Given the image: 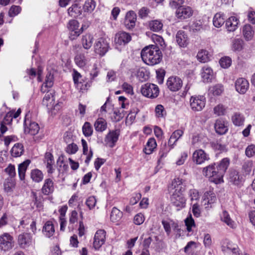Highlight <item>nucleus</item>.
Here are the masks:
<instances>
[{
  "label": "nucleus",
  "instance_id": "5fc2aeb1",
  "mask_svg": "<svg viewBox=\"0 0 255 255\" xmlns=\"http://www.w3.org/2000/svg\"><path fill=\"white\" fill-rule=\"evenodd\" d=\"M97 203V199L95 196H91L89 197L86 200L85 204L89 210H93Z\"/></svg>",
  "mask_w": 255,
  "mask_h": 255
},
{
  "label": "nucleus",
  "instance_id": "f03ea898",
  "mask_svg": "<svg viewBox=\"0 0 255 255\" xmlns=\"http://www.w3.org/2000/svg\"><path fill=\"white\" fill-rule=\"evenodd\" d=\"M143 61L148 65H154L162 60V53L159 48L154 45L145 47L141 51Z\"/></svg>",
  "mask_w": 255,
  "mask_h": 255
},
{
  "label": "nucleus",
  "instance_id": "6ab92c4d",
  "mask_svg": "<svg viewBox=\"0 0 255 255\" xmlns=\"http://www.w3.org/2000/svg\"><path fill=\"white\" fill-rule=\"evenodd\" d=\"M176 41L180 47H186L188 44V37L184 31L179 30L176 34Z\"/></svg>",
  "mask_w": 255,
  "mask_h": 255
},
{
  "label": "nucleus",
  "instance_id": "bb28decb",
  "mask_svg": "<svg viewBox=\"0 0 255 255\" xmlns=\"http://www.w3.org/2000/svg\"><path fill=\"white\" fill-rule=\"evenodd\" d=\"M43 233L44 235L48 238L52 237L55 233V229L52 222L48 221L43 226Z\"/></svg>",
  "mask_w": 255,
  "mask_h": 255
},
{
  "label": "nucleus",
  "instance_id": "72a5a7b5",
  "mask_svg": "<svg viewBox=\"0 0 255 255\" xmlns=\"http://www.w3.org/2000/svg\"><path fill=\"white\" fill-rule=\"evenodd\" d=\"M157 146L156 142L154 138H150L146 143L144 151L145 154H150Z\"/></svg>",
  "mask_w": 255,
  "mask_h": 255
},
{
  "label": "nucleus",
  "instance_id": "e2e57ef3",
  "mask_svg": "<svg viewBox=\"0 0 255 255\" xmlns=\"http://www.w3.org/2000/svg\"><path fill=\"white\" fill-rule=\"evenodd\" d=\"M156 73L158 83L160 84H162L165 74L164 70L162 69H159L156 70Z\"/></svg>",
  "mask_w": 255,
  "mask_h": 255
},
{
  "label": "nucleus",
  "instance_id": "20e7f679",
  "mask_svg": "<svg viewBox=\"0 0 255 255\" xmlns=\"http://www.w3.org/2000/svg\"><path fill=\"white\" fill-rule=\"evenodd\" d=\"M219 170L217 167L215 166V164L209 165L203 168V174L210 178L211 181L218 184L223 182V177L222 176L219 177Z\"/></svg>",
  "mask_w": 255,
  "mask_h": 255
},
{
  "label": "nucleus",
  "instance_id": "cd10ccee",
  "mask_svg": "<svg viewBox=\"0 0 255 255\" xmlns=\"http://www.w3.org/2000/svg\"><path fill=\"white\" fill-rule=\"evenodd\" d=\"M123 217V212L116 207L112 208L110 215V220L113 223L119 222Z\"/></svg>",
  "mask_w": 255,
  "mask_h": 255
},
{
  "label": "nucleus",
  "instance_id": "b1692460",
  "mask_svg": "<svg viewBox=\"0 0 255 255\" xmlns=\"http://www.w3.org/2000/svg\"><path fill=\"white\" fill-rule=\"evenodd\" d=\"M239 23V20L235 16H231L226 22V26L228 31L233 32L235 31Z\"/></svg>",
  "mask_w": 255,
  "mask_h": 255
},
{
  "label": "nucleus",
  "instance_id": "13d9d810",
  "mask_svg": "<svg viewBox=\"0 0 255 255\" xmlns=\"http://www.w3.org/2000/svg\"><path fill=\"white\" fill-rule=\"evenodd\" d=\"M232 63V60L229 57H222L220 60V64L223 68H228Z\"/></svg>",
  "mask_w": 255,
  "mask_h": 255
},
{
  "label": "nucleus",
  "instance_id": "0e129e2a",
  "mask_svg": "<svg viewBox=\"0 0 255 255\" xmlns=\"http://www.w3.org/2000/svg\"><path fill=\"white\" fill-rule=\"evenodd\" d=\"M185 225L187 227V231L190 232L191 231L192 227L195 226L194 221L190 215L189 217H187L185 220Z\"/></svg>",
  "mask_w": 255,
  "mask_h": 255
},
{
  "label": "nucleus",
  "instance_id": "79ce46f5",
  "mask_svg": "<svg viewBox=\"0 0 255 255\" xmlns=\"http://www.w3.org/2000/svg\"><path fill=\"white\" fill-rule=\"evenodd\" d=\"M23 152V147L21 144L16 143L12 147L11 150V153L13 157H19L21 155Z\"/></svg>",
  "mask_w": 255,
  "mask_h": 255
},
{
  "label": "nucleus",
  "instance_id": "9b49d317",
  "mask_svg": "<svg viewBox=\"0 0 255 255\" xmlns=\"http://www.w3.org/2000/svg\"><path fill=\"white\" fill-rule=\"evenodd\" d=\"M109 47V43L103 38H99L94 44L95 52L101 56L106 54Z\"/></svg>",
  "mask_w": 255,
  "mask_h": 255
},
{
  "label": "nucleus",
  "instance_id": "338daca9",
  "mask_svg": "<svg viewBox=\"0 0 255 255\" xmlns=\"http://www.w3.org/2000/svg\"><path fill=\"white\" fill-rule=\"evenodd\" d=\"M46 87L51 88L53 84V76L51 73H48L46 77L45 82L43 83Z\"/></svg>",
  "mask_w": 255,
  "mask_h": 255
},
{
  "label": "nucleus",
  "instance_id": "0eeeda50",
  "mask_svg": "<svg viewBox=\"0 0 255 255\" xmlns=\"http://www.w3.org/2000/svg\"><path fill=\"white\" fill-rule=\"evenodd\" d=\"M205 104L206 98L203 96H194L190 98V107L195 112L202 111L205 107Z\"/></svg>",
  "mask_w": 255,
  "mask_h": 255
},
{
  "label": "nucleus",
  "instance_id": "39448f33",
  "mask_svg": "<svg viewBox=\"0 0 255 255\" xmlns=\"http://www.w3.org/2000/svg\"><path fill=\"white\" fill-rule=\"evenodd\" d=\"M13 237L9 233H5L0 235V251L6 252L12 250L14 247Z\"/></svg>",
  "mask_w": 255,
  "mask_h": 255
},
{
  "label": "nucleus",
  "instance_id": "f8f14e48",
  "mask_svg": "<svg viewBox=\"0 0 255 255\" xmlns=\"http://www.w3.org/2000/svg\"><path fill=\"white\" fill-rule=\"evenodd\" d=\"M229 179L232 184L240 186L243 184L245 180V176L237 170H232L230 172Z\"/></svg>",
  "mask_w": 255,
  "mask_h": 255
},
{
  "label": "nucleus",
  "instance_id": "69168bd1",
  "mask_svg": "<svg viewBox=\"0 0 255 255\" xmlns=\"http://www.w3.org/2000/svg\"><path fill=\"white\" fill-rule=\"evenodd\" d=\"M145 218L144 215L141 213L136 214L133 219V222L135 225H141L144 221Z\"/></svg>",
  "mask_w": 255,
  "mask_h": 255
},
{
  "label": "nucleus",
  "instance_id": "49530a36",
  "mask_svg": "<svg viewBox=\"0 0 255 255\" xmlns=\"http://www.w3.org/2000/svg\"><path fill=\"white\" fill-rule=\"evenodd\" d=\"M82 131L86 137H89L93 133V128L89 122H85L82 127Z\"/></svg>",
  "mask_w": 255,
  "mask_h": 255
},
{
  "label": "nucleus",
  "instance_id": "603ef678",
  "mask_svg": "<svg viewBox=\"0 0 255 255\" xmlns=\"http://www.w3.org/2000/svg\"><path fill=\"white\" fill-rule=\"evenodd\" d=\"M15 186L14 181L11 179H8L4 183V190L7 193H11Z\"/></svg>",
  "mask_w": 255,
  "mask_h": 255
},
{
  "label": "nucleus",
  "instance_id": "6e6552de",
  "mask_svg": "<svg viewBox=\"0 0 255 255\" xmlns=\"http://www.w3.org/2000/svg\"><path fill=\"white\" fill-rule=\"evenodd\" d=\"M30 117L29 112L25 115L24 120V132L32 135L36 134L39 130V127L37 123L29 121Z\"/></svg>",
  "mask_w": 255,
  "mask_h": 255
},
{
  "label": "nucleus",
  "instance_id": "ddd939ff",
  "mask_svg": "<svg viewBox=\"0 0 255 255\" xmlns=\"http://www.w3.org/2000/svg\"><path fill=\"white\" fill-rule=\"evenodd\" d=\"M106 232L103 230H98L94 236L93 247L96 250H99L105 243Z\"/></svg>",
  "mask_w": 255,
  "mask_h": 255
},
{
  "label": "nucleus",
  "instance_id": "4d7b16f0",
  "mask_svg": "<svg viewBox=\"0 0 255 255\" xmlns=\"http://www.w3.org/2000/svg\"><path fill=\"white\" fill-rule=\"evenodd\" d=\"M213 111L214 114L217 116H222L225 114L226 108L223 105L219 104L214 107Z\"/></svg>",
  "mask_w": 255,
  "mask_h": 255
},
{
  "label": "nucleus",
  "instance_id": "a878e982",
  "mask_svg": "<svg viewBox=\"0 0 255 255\" xmlns=\"http://www.w3.org/2000/svg\"><path fill=\"white\" fill-rule=\"evenodd\" d=\"M183 134V131L182 130L177 129L175 130L170 137L168 142V145L172 148L178 139L182 136Z\"/></svg>",
  "mask_w": 255,
  "mask_h": 255
},
{
  "label": "nucleus",
  "instance_id": "7c9ffc66",
  "mask_svg": "<svg viewBox=\"0 0 255 255\" xmlns=\"http://www.w3.org/2000/svg\"><path fill=\"white\" fill-rule=\"evenodd\" d=\"M30 163V161L29 160H26L19 165L18 171L20 180H23L24 179L25 172Z\"/></svg>",
  "mask_w": 255,
  "mask_h": 255
},
{
  "label": "nucleus",
  "instance_id": "f704fd0d",
  "mask_svg": "<svg viewBox=\"0 0 255 255\" xmlns=\"http://www.w3.org/2000/svg\"><path fill=\"white\" fill-rule=\"evenodd\" d=\"M221 219L222 221L225 223L228 226L232 228H236V224L230 218L228 213L224 211L221 215Z\"/></svg>",
  "mask_w": 255,
  "mask_h": 255
},
{
  "label": "nucleus",
  "instance_id": "2eb2a0df",
  "mask_svg": "<svg viewBox=\"0 0 255 255\" xmlns=\"http://www.w3.org/2000/svg\"><path fill=\"white\" fill-rule=\"evenodd\" d=\"M236 90L241 94L246 93L249 88V82L244 78H238L235 83Z\"/></svg>",
  "mask_w": 255,
  "mask_h": 255
},
{
  "label": "nucleus",
  "instance_id": "423d86ee",
  "mask_svg": "<svg viewBox=\"0 0 255 255\" xmlns=\"http://www.w3.org/2000/svg\"><path fill=\"white\" fill-rule=\"evenodd\" d=\"M159 88L155 84L146 83L141 88V93L145 97L149 98H155L159 95Z\"/></svg>",
  "mask_w": 255,
  "mask_h": 255
},
{
  "label": "nucleus",
  "instance_id": "de8ad7c7",
  "mask_svg": "<svg viewBox=\"0 0 255 255\" xmlns=\"http://www.w3.org/2000/svg\"><path fill=\"white\" fill-rule=\"evenodd\" d=\"M244 41L241 39H234L232 42V48L234 51H240L243 48Z\"/></svg>",
  "mask_w": 255,
  "mask_h": 255
},
{
  "label": "nucleus",
  "instance_id": "3c124183",
  "mask_svg": "<svg viewBox=\"0 0 255 255\" xmlns=\"http://www.w3.org/2000/svg\"><path fill=\"white\" fill-rule=\"evenodd\" d=\"M210 92L214 96L220 95L224 91L223 87L221 84H217L211 87L209 89Z\"/></svg>",
  "mask_w": 255,
  "mask_h": 255
},
{
  "label": "nucleus",
  "instance_id": "a19ab883",
  "mask_svg": "<svg viewBox=\"0 0 255 255\" xmlns=\"http://www.w3.org/2000/svg\"><path fill=\"white\" fill-rule=\"evenodd\" d=\"M95 129L98 131H103L107 128V123L103 118L98 119L94 124Z\"/></svg>",
  "mask_w": 255,
  "mask_h": 255
},
{
  "label": "nucleus",
  "instance_id": "2f4dec72",
  "mask_svg": "<svg viewBox=\"0 0 255 255\" xmlns=\"http://www.w3.org/2000/svg\"><path fill=\"white\" fill-rule=\"evenodd\" d=\"M245 120V119L244 116L239 113H235L232 117V121L233 124L237 127L244 125Z\"/></svg>",
  "mask_w": 255,
  "mask_h": 255
},
{
  "label": "nucleus",
  "instance_id": "e433bc0d",
  "mask_svg": "<svg viewBox=\"0 0 255 255\" xmlns=\"http://www.w3.org/2000/svg\"><path fill=\"white\" fill-rule=\"evenodd\" d=\"M76 64L79 67L82 68L87 64V59L84 54L78 53L74 59Z\"/></svg>",
  "mask_w": 255,
  "mask_h": 255
},
{
  "label": "nucleus",
  "instance_id": "4c0bfd02",
  "mask_svg": "<svg viewBox=\"0 0 255 255\" xmlns=\"http://www.w3.org/2000/svg\"><path fill=\"white\" fill-rule=\"evenodd\" d=\"M96 3L94 0H86L83 5V9L85 12L91 13L96 7Z\"/></svg>",
  "mask_w": 255,
  "mask_h": 255
},
{
  "label": "nucleus",
  "instance_id": "4be33fe9",
  "mask_svg": "<svg viewBox=\"0 0 255 255\" xmlns=\"http://www.w3.org/2000/svg\"><path fill=\"white\" fill-rule=\"evenodd\" d=\"M54 191V184L53 180L50 178L45 179L44 184L42 187L41 191L44 195H48Z\"/></svg>",
  "mask_w": 255,
  "mask_h": 255
},
{
  "label": "nucleus",
  "instance_id": "4468645a",
  "mask_svg": "<svg viewBox=\"0 0 255 255\" xmlns=\"http://www.w3.org/2000/svg\"><path fill=\"white\" fill-rule=\"evenodd\" d=\"M210 159L209 155L203 149L196 150L193 153V162L197 164H201Z\"/></svg>",
  "mask_w": 255,
  "mask_h": 255
},
{
  "label": "nucleus",
  "instance_id": "5701e85b",
  "mask_svg": "<svg viewBox=\"0 0 255 255\" xmlns=\"http://www.w3.org/2000/svg\"><path fill=\"white\" fill-rule=\"evenodd\" d=\"M79 23L76 20H71L68 23V27L72 31V34L78 36L83 31V27L79 29Z\"/></svg>",
  "mask_w": 255,
  "mask_h": 255
},
{
  "label": "nucleus",
  "instance_id": "c9c22d12",
  "mask_svg": "<svg viewBox=\"0 0 255 255\" xmlns=\"http://www.w3.org/2000/svg\"><path fill=\"white\" fill-rule=\"evenodd\" d=\"M82 12L81 7L77 4L72 5L68 9L69 15L73 17H76L79 16Z\"/></svg>",
  "mask_w": 255,
  "mask_h": 255
},
{
  "label": "nucleus",
  "instance_id": "6e6d98bb",
  "mask_svg": "<svg viewBox=\"0 0 255 255\" xmlns=\"http://www.w3.org/2000/svg\"><path fill=\"white\" fill-rule=\"evenodd\" d=\"M155 112L157 118H163L166 115L164 107L161 105H158L156 106Z\"/></svg>",
  "mask_w": 255,
  "mask_h": 255
},
{
  "label": "nucleus",
  "instance_id": "a211bd4d",
  "mask_svg": "<svg viewBox=\"0 0 255 255\" xmlns=\"http://www.w3.org/2000/svg\"><path fill=\"white\" fill-rule=\"evenodd\" d=\"M192 14V10L191 7L189 6H179L176 11V16L181 19L189 18Z\"/></svg>",
  "mask_w": 255,
  "mask_h": 255
},
{
  "label": "nucleus",
  "instance_id": "c03bdc74",
  "mask_svg": "<svg viewBox=\"0 0 255 255\" xmlns=\"http://www.w3.org/2000/svg\"><path fill=\"white\" fill-rule=\"evenodd\" d=\"M213 22L215 27H221L225 22V19L223 17V15L220 13H216L213 18Z\"/></svg>",
  "mask_w": 255,
  "mask_h": 255
},
{
  "label": "nucleus",
  "instance_id": "bf43d9fd",
  "mask_svg": "<svg viewBox=\"0 0 255 255\" xmlns=\"http://www.w3.org/2000/svg\"><path fill=\"white\" fill-rule=\"evenodd\" d=\"M21 10V8L19 6L12 5L9 10L8 15L10 17H14L19 13Z\"/></svg>",
  "mask_w": 255,
  "mask_h": 255
},
{
  "label": "nucleus",
  "instance_id": "774afa93",
  "mask_svg": "<svg viewBox=\"0 0 255 255\" xmlns=\"http://www.w3.org/2000/svg\"><path fill=\"white\" fill-rule=\"evenodd\" d=\"M255 154V145L251 144L249 145L246 149V154L250 157Z\"/></svg>",
  "mask_w": 255,
  "mask_h": 255
},
{
  "label": "nucleus",
  "instance_id": "393cba45",
  "mask_svg": "<svg viewBox=\"0 0 255 255\" xmlns=\"http://www.w3.org/2000/svg\"><path fill=\"white\" fill-rule=\"evenodd\" d=\"M214 128L216 132L221 135L226 133L228 130V128L225 125V122L221 119L216 121L214 124Z\"/></svg>",
  "mask_w": 255,
  "mask_h": 255
},
{
  "label": "nucleus",
  "instance_id": "58836bf2",
  "mask_svg": "<svg viewBox=\"0 0 255 255\" xmlns=\"http://www.w3.org/2000/svg\"><path fill=\"white\" fill-rule=\"evenodd\" d=\"M244 37L247 40H250L253 37L254 31L252 27L249 24L245 25L243 29Z\"/></svg>",
  "mask_w": 255,
  "mask_h": 255
},
{
  "label": "nucleus",
  "instance_id": "aec40b11",
  "mask_svg": "<svg viewBox=\"0 0 255 255\" xmlns=\"http://www.w3.org/2000/svg\"><path fill=\"white\" fill-rule=\"evenodd\" d=\"M131 40V36L127 32L121 31L116 34L115 41L119 45H125Z\"/></svg>",
  "mask_w": 255,
  "mask_h": 255
},
{
  "label": "nucleus",
  "instance_id": "a18cd8bd",
  "mask_svg": "<svg viewBox=\"0 0 255 255\" xmlns=\"http://www.w3.org/2000/svg\"><path fill=\"white\" fill-rule=\"evenodd\" d=\"M171 148L170 147V149L168 148V147L167 146L166 144L164 143L161 147L159 152V158L158 160V163H160L162 161V159L164 158L168 152L169 151L170 149Z\"/></svg>",
  "mask_w": 255,
  "mask_h": 255
},
{
  "label": "nucleus",
  "instance_id": "dca6fc26",
  "mask_svg": "<svg viewBox=\"0 0 255 255\" xmlns=\"http://www.w3.org/2000/svg\"><path fill=\"white\" fill-rule=\"evenodd\" d=\"M32 236L30 233H22L18 235L17 243L21 248L25 249L31 244Z\"/></svg>",
  "mask_w": 255,
  "mask_h": 255
},
{
  "label": "nucleus",
  "instance_id": "473e14b6",
  "mask_svg": "<svg viewBox=\"0 0 255 255\" xmlns=\"http://www.w3.org/2000/svg\"><path fill=\"white\" fill-rule=\"evenodd\" d=\"M93 36L90 34H86L83 35L82 38V44L86 49H89L92 45Z\"/></svg>",
  "mask_w": 255,
  "mask_h": 255
},
{
  "label": "nucleus",
  "instance_id": "ea45409f",
  "mask_svg": "<svg viewBox=\"0 0 255 255\" xmlns=\"http://www.w3.org/2000/svg\"><path fill=\"white\" fill-rule=\"evenodd\" d=\"M30 176L33 181L37 183L41 182L43 178L42 172L37 169L31 170Z\"/></svg>",
  "mask_w": 255,
  "mask_h": 255
},
{
  "label": "nucleus",
  "instance_id": "8fccbe9b",
  "mask_svg": "<svg viewBox=\"0 0 255 255\" xmlns=\"http://www.w3.org/2000/svg\"><path fill=\"white\" fill-rule=\"evenodd\" d=\"M188 195L192 202V204L194 203V202H197L200 199L199 192L197 190L195 189H190L188 191Z\"/></svg>",
  "mask_w": 255,
  "mask_h": 255
},
{
  "label": "nucleus",
  "instance_id": "f257e3e1",
  "mask_svg": "<svg viewBox=\"0 0 255 255\" xmlns=\"http://www.w3.org/2000/svg\"><path fill=\"white\" fill-rule=\"evenodd\" d=\"M182 179L177 178L172 182V187L175 189L171 197V202L176 210L179 211L186 206V198L183 195L185 190L182 185Z\"/></svg>",
  "mask_w": 255,
  "mask_h": 255
},
{
  "label": "nucleus",
  "instance_id": "7ed1b4c3",
  "mask_svg": "<svg viewBox=\"0 0 255 255\" xmlns=\"http://www.w3.org/2000/svg\"><path fill=\"white\" fill-rule=\"evenodd\" d=\"M55 92L50 91L45 94L42 101L43 105L46 106L52 115H55L61 108V103L55 104Z\"/></svg>",
  "mask_w": 255,
  "mask_h": 255
},
{
  "label": "nucleus",
  "instance_id": "1a4fd4ad",
  "mask_svg": "<svg viewBox=\"0 0 255 255\" xmlns=\"http://www.w3.org/2000/svg\"><path fill=\"white\" fill-rule=\"evenodd\" d=\"M221 248L225 254H232L233 255H240V250L238 245L229 240H226L224 242Z\"/></svg>",
  "mask_w": 255,
  "mask_h": 255
},
{
  "label": "nucleus",
  "instance_id": "37998d69",
  "mask_svg": "<svg viewBox=\"0 0 255 255\" xmlns=\"http://www.w3.org/2000/svg\"><path fill=\"white\" fill-rule=\"evenodd\" d=\"M197 59L202 63L207 62L210 60V56L207 51L201 50L197 55Z\"/></svg>",
  "mask_w": 255,
  "mask_h": 255
},
{
  "label": "nucleus",
  "instance_id": "680f3d73",
  "mask_svg": "<svg viewBox=\"0 0 255 255\" xmlns=\"http://www.w3.org/2000/svg\"><path fill=\"white\" fill-rule=\"evenodd\" d=\"M212 147L216 150L220 152L224 151L226 149L225 145L222 144L219 141H213L211 143Z\"/></svg>",
  "mask_w": 255,
  "mask_h": 255
},
{
  "label": "nucleus",
  "instance_id": "c756f323",
  "mask_svg": "<svg viewBox=\"0 0 255 255\" xmlns=\"http://www.w3.org/2000/svg\"><path fill=\"white\" fill-rule=\"evenodd\" d=\"M229 159L227 158H223L220 163L216 166L219 170V177L224 175L229 165Z\"/></svg>",
  "mask_w": 255,
  "mask_h": 255
},
{
  "label": "nucleus",
  "instance_id": "864d4df0",
  "mask_svg": "<svg viewBox=\"0 0 255 255\" xmlns=\"http://www.w3.org/2000/svg\"><path fill=\"white\" fill-rule=\"evenodd\" d=\"M125 112L120 110H115L114 112V115L112 117V120L114 122H118L120 121L125 116Z\"/></svg>",
  "mask_w": 255,
  "mask_h": 255
},
{
  "label": "nucleus",
  "instance_id": "c85d7f7f",
  "mask_svg": "<svg viewBox=\"0 0 255 255\" xmlns=\"http://www.w3.org/2000/svg\"><path fill=\"white\" fill-rule=\"evenodd\" d=\"M202 77L204 82H209L213 78V72L211 68L204 67L202 69Z\"/></svg>",
  "mask_w": 255,
  "mask_h": 255
},
{
  "label": "nucleus",
  "instance_id": "052dcab7",
  "mask_svg": "<svg viewBox=\"0 0 255 255\" xmlns=\"http://www.w3.org/2000/svg\"><path fill=\"white\" fill-rule=\"evenodd\" d=\"M78 147L76 144L72 143L68 144L66 147V152L69 154H75L78 150Z\"/></svg>",
  "mask_w": 255,
  "mask_h": 255
},
{
  "label": "nucleus",
  "instance_id": "9d476101",
  "mask_svg": "<svg viewBox=\"0 0 255 255\" xmlns=\"http://www.w3.org/2000/svg\"><path fill=\"white\" fill-rule=\"evenodd\" d=\"M166 85L167 88L172 92L179 91L183 86L182 79L177 76H171L168 78Z\"/></svg>",
  "mask_w": 255,
  "mask_h": 255
},
{
  "label": "nucleus",
  "instance_id": "09e8293b",
  "mask_svg": "<svg viewBox=\"0 0 255 255\" xmlns=\"http://www.w3.org/2000/svg\"><path fill=\"white\" fill-rule=\"evenodd\" d=\"M149 26L151 30L157 32L160 31L162 29L163 24L159 20H154L150 22Z\"/></svg>",
  "mask_w": 255,
  "mask_h": 255
},
{
  "label": "nucleus",
  "instance_id": "f3484780",
  "mask_svg": "<svg viewBox=\"0 0 255 255\" xmlns=\"http://www.w3.org/2000/svg\"><path fill=\"white\" fill-rule=\"evenodd\" d=\"M136 14L133 11H129L126 14L124 24L127 28L132 29L135 25Z\"/></svg>",
  "mask_w": 255,
  "mask_h": 255
},
{
  "label": "nucleus",
  "instance_id": "412c9836",
  "mask_svg": "<svg viewBox=\"0 0 255 255\" xmlns=\"http://www.w3.org/2000/svg\"><path fill=\"white\" fill-rule=\"evenodd\" d=\"M119 132L117 130L110 132L106 136L105 141L107 145L113 147L118 139Z\"/></svg>",
  "mask_w": 255,
  "mask_h": 255
}]
</instances>
